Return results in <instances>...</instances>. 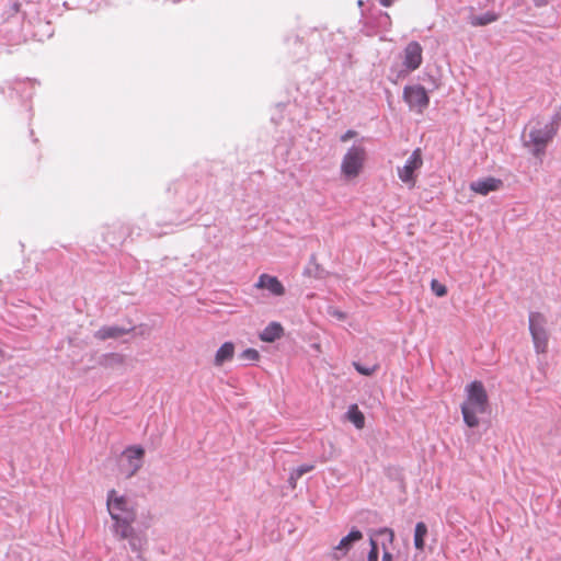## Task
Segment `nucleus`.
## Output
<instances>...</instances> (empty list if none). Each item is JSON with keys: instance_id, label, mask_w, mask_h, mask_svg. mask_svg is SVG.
I'll use <instances>...</instances> for the list:
<instances>
[{"instance_id": "32", "label": "nucleus", "mask_w": 561, "mask_h": 561, "mask_svg": "<svg viewBox=\"0 0 561 561\" xmlns=\"http://www.w3.org/2000/svg\"><path fill=\"white\" fill-rule=\"evenodd\" d=\"M377 538H378V536H374V530H373L370 533V537H369L370 549L379 550Z\"/></svg>"}, {"instance_id": "11", "label": "nucleus", "mask_w": 561, "mask_h": 561, "mask_svg": "<svg viewBox=\"0 0 561 561\" xmlns=\"http://www.w3.org/2000/svg\"><path fill=\"white\" fill-rule=\"evenodd\" d=\"M363 533L359 529L353 528L345 537L340 540L337 546L334 547L333 559L337 561L341 560L348 553V551L356 542L363 539Z\"/></svg>"}, {"instance_id": "7", "label": "nucleus", "mask_w": 561, "mask_h": 561, "mask_svg": "<svg viewBox=\"0 0 561 561\" xmlns=\"http://www.w3.org/2000/svg\"><path fill=\"white\" fill-rule=\"evenodd\" d=\"M115 536L121 540H127L130 551L136 554L138 561H146L144 552L147 549L148 539L144 531H137L130 526L126 529V536L123 533H115Z\"/></svg>"}, {"instance_id": "34", "label": "nucleus", "mask_w": 561, "mask_h": 561, "mask_svg": "<svg viewBox=\"0 0 561 561\" xmlns=\"http://www.w3.org/2000/svg\"><path fill=\"white\" fill-rule=\"evenodd\" d=\"M331 314L337 318L339 320H344L346 318V314L340 310H334Z\"/></svg>"}, {"instance_id": "1", "label": "nucleus", "mask_w": 561, "mask_h": 561, "mask_svg": "<svg viewBox=\"0 0 561 561\" xmlns=\"http://www.w3.org/2000/svg\"><path fill=\"white\" fill-rule=\"evenodd\" d=\"M465 400L461 403V414L465 424L474 428L480 424L479 415L489 412V396L483 383L479 380H474L468 383L465 388Z\"/></svg>"}, {"instance_id": "23", "label": "nucleus", "mask_w": 561, "mask_h": 561, "mask_svg": "<svg viewBox=\"0 0 561 561\" xmlns=\"http://www.w3.org/2000/svg\"><path fill=\"white\" fill-rule=\"evenodd\" d=\"M413 70H408L407 66L391 67L389 73V80L393 83H398L400 80L405 79Z\"/></svg>"}, {"instance_id": "13", "label": "nucleus", "mask_w": 561, "mask_h": 561, "mask_svg": "<svg viewBox=\"0 0 561 561\" xmlns=\"http://www.w3.org/2000/svg\"><path fill=\"white\" fill-rule=\"evenodd\" d=\"M503 185L502 180L488 176L470 183V190L480 195H488L491 192L499 191Z\"/></svg>"}, {"instance_id": "31", "label": "nucleus", "mask_w": 561, "mask_h": 561, "mask_svg": "<svg viewBox=\"0 0 561 561\" xmlns=\"http://www.w3.org/2000/svg\"><path fill=\"white\" fill-rule=\"evenodd\" d=\"M379 550L370 549L367 556V561H378Z\"/></svg>"}, {"instance_id": "3", "label": "nucleus", "mask_w": 561, "mask_h": 561, "mask_svg": "<svg viewBox=\"0 0 561 561\" xmlns=\"http://www.w3.org/2000/svg\"><path fill=\"white\" fill-rule=\"evenodd\" d=\"M556 135L557 133L553 127H548L546 124L537 122L536 125L530 128L528 134L529 139L525 141V146H531V153L535 157H540L546 152L547 146L552 141Z\"/></svg>"}, {"instance_id": "27", "label": "nucleus", "mask_w": 561, "mask_h": 561, "mask_svg": "<svg viewBox=\"0 0 561 561\" xmlns=\"http://www.w3.org/2000/svg\"><path fill=\"white\" fill-rule=\"evenodd\" d=\"M561 124V107H559L551 116L550 121L546 123L548 127H553L554 131L558 133Z\"/></svg>"}, {"instance_id": "17", "label": "nucleus", "mask_w": 561, "mask_h": 561, "mask_svg": "<svg viewBox=\"0 0 561 561\" xmlns=\"http://www.w3.org/2000/svg\"><path fill=\"white\" fill-rule=\"evenodd\" d=\"M304 275L323 279L327 276V271L317 262L316 254H311L307 266L305 267Z\"/></svg>"}, {"instance_id": "10", "label": "nucleus", "mask_w": 561, "mask_h": 561, "mask_svg": "<svg viewBox=\"0 0 561 561\" xmlns=\"http://www.w3.org/2000/svg\"><path fill=\"white\" fill-rule=\"evenodd\" d=\"M423 48L416 41L410 42L403 50V66H407L408 70H416L420 68L423 61Z\"/></svg>"}, {"instance_id": "21", "label": "nucleus", "mask_w": 561, "mask_h": 561, "mask_svg": "<svg viewBox=\"0 0 561 561\" xmlns=\"http://www.w3.org/2000/svg\"><path fill=\"white\" fill-rule=\"evenodd\" d=\"M346 417L358 430H362L365 426V416L356 404H352L348 408V410L346 412Z\"/></svg>"}, {"instance_id": "18", "label": "nucleus", "mask_w": 561, "mask_h": 561, "mask_svg": "<svg viewBox=\"0 0 561 561\" xmlns=\"http://www.w3.org/2000/svg\"><path fill=\"white\" fill-rule=\"evenodd\" d=\"M234 354V345L232 342H225L216 352L215 365L221 366L224 363L232 359Z\"/></svg>"}, {"instance_id": "28", "label": "nucleus", "mask_w": 561, "mask_h": 561, "mask_svg": "<svg viewBox=\"0 0 561 561\" xmlns=\"http://www.w3.org/2000/svg\"><path fill=\"white\" fill-rule=\"evenodd\" d=\"M433 293L437 297H444L447 294V288L445 285L440 284L438 280L433 279L431 284Z\"/></svg>"}, {"instance_id": "22", "label": "nucleus", "mask_w": 561, "mask_h": 561, "mask_svg": "<svg viewBox=\"0 0 561 561\" xmlns=\"http://www.w3.org/2000/svg\"><path fill=\"white\" fill-rule=\"evenodd\" d=\"M374 536L381 537L382 550H388V546L392 545L394 540V533L391 528L382 527L374 530Z\"/></svg>"}, {"instance_id": "24", "label": "nucleus", "mask_w": 561, "mask_h": 561, "mask_svg": "<svg viewBox=\"0 0 561 561\" xmlns=\"http://www.w3.org/2000/svg\"><path fill=\"white\" fill-rule=\"evenodd\" d=\"M313 468L314 467L312 465H301V466L297 467L296 469H294L288 479L290 485L293 488H295L297 480L300 479L305 473L312 471Z\"/></svg>"}, {"instance_id": "30", "label": "nucleus", "mask_w": 561, "mask_h": 561, "mask_svg": "<svg viewBox=\"0 0 561 561\" xmlns=\"http://www.w3.org/2000/svg\"><path fill=\"white\" fill-rule=\"evenodd\" d=\"M357 135V133L353 129H348L346 130L341 137H340V140L342 142H346L348 141L350 139L354 138L355 136Z\"/></svg>"}, {"instance_id": "14", "label": "nucleus", "mask_w": 561, "mask_h": 561, "mask_svg": "<svg viewBox=\"0 0 561 561\" xmlns=\"http://www.w3.org/2000/svg\"><path fill=\"white\" fill-rule=\"evenodd\" d=\"M134 329V327H121L116 324L104 325L94 333V337L101 341H105L108 339H117L125 334L131 333Z\"/></svg>"}, {"instance_id": "6", "label": "nucleus", "mask_w": 561, "mask_h": 561, "mask_svg": "<svg viewBox=\"0 0 561 561\" xmlns=\"http://www.w3.org/2000/svg\"><path fill=\"white\" fill-rule=\"evenodd\" d=\"M403 100L411 110L423 113L430 105V96L425 88L421 84L405 85L403 89Z\"/></svg>"}, {"instance_id": "26", "label": "nucleus", "mask_w": 561, "mask_h": 561, "mask_svg": "<svg viewBox=\"0 0 561 561\" xmlns=\"http://www.w3.org/2000/svg\"><path fill=\"white\" fill-rule=\"evenodd\" d=\"M240 358L247 362H255L260 358V353L254 348H247L240 354Z\"/></svg>"}, {"instance_id": "5", "label": "nucleus", "mask_w": 561, "mask_h": 561, "mask_svg": "<svg viewBox=\"0 0 561 561\" xmlns=\"http://www.w3.org/2000/svg\"><path fill=\"white\" fill-rule=\"evenodd\" d=\"M145 456V450L140 446H129L127 447L119 460V471L125 478H131L137 473V471L142 466V459Z\"/></svg>"}, {"instance_id": "29", "label": "nucleus", "mask_w": 561, "mask_h": 561, "mask_svg": "<svg viewBox=\"0 0 561 561\" xmlns=\"http://www.w3.org/2000/svg\"><path fill=\"white\" fill-rule=\"evenodd\" d=\"M26 89H33V82L30 79L19 80L13 87V90L18 93L24 92Z\"/></svg>"}, {"instance_id": "39", "label": "nucleus", "mask_w": 561, "mask_h": 561, "mask_svg": "<svg viewBox=\"0 0 561 561\" xmlns=\"http://www.w3.org/2000/svg\"><path fill=\"white\" fill-rule=\"evenodd\" d=\"M494 1H495V0H485V2H486V3H488V2H493V3H494Z\"/></svg>"}, {"instance_id": "19", "label": "nucleus", "mask_w": 561, "mask_h": 561, "mask_svg": "<svg viewBox=\"0 0 561 561\" xmlns=\"http://www.w3.org/2000/svg\"><path fill=\"white\" fill-rule=\"evenodd\" d=\"M124 356L118 353H106L102 354L98 358V364L104 368H114L116 366L123 365Z\"/></svg>"}, {"instance_id": "9", "label": "nucleus", "mask_w": 561, "mask_h": 561, "mask_svg": "<svg viewBox=\"0 0 561 561\" xmlns=\"http://www.w3.org/2000/svg\"><path fill=\"white\" fill-rule=\"evenodd\" d=\"M423 164L420 149H416L408 158L402 168H398L399 179L403 183H414V172L420 169Z\"/></svg>"}, {"instance_id": "16", "label": "nucleus", "mask_w": 561, "mask_h": 561, "mask_svg": "<svg viewBox=\"0 0 561 561\" xmlns=\"http://www.w3.org/2000/svg\"><path fill=\"white\" fill-rule=\"evenodd\" d=\"M284 334V329L278 322H271L268 325L264 328V330L259 334V337L263 342L273 343L276 340L280 339Z\"/></svg>"}, {"instance_id": "20", "label": "nucleus", "mask_w": 561, "mask_h": 561, "mask_svg": "<svg viewBox=\"0 0 561 561\" xmlns=\"http://www.w3.org/2000/svg\"><path fill=\"white\" fill-rule=\"evenodd\" d=\"M428 529L425 523L419 522L415 525L414 529V547L416 550L423 551L425 547V538L427 536Z\"/></svg>"}, {"instance_id": "25", "label": "nucleus", "mask_w": 561, "mask_h": 561, "mask_svg": "<svg viewBox=\"0 0 561 561\" xmlns=\"http://www.w3.org/2000/svg\"><path fill=\"white\" fill-rule=\"evenodd\" d=\"M353 366L356 369V371L363 376H371L378 368L377 365L368 367V366L362 365L358 362H354Z\"/></svg>"}, {"instance_id": "36", "label": "nucleus", "mask_w": 561, "mask_h": 561, "mask_svg": "<svg viewBox=\"0 0 561 561\" xmlns=\"http://www.w3.org/2000/svg\"><path fill=\"white\" fill-rule=\"evenodd\" d=\"M380 15L381 18L386 21V22H389L390 18H389V14L386 13V12H380Z\"/></svg>"}, {"instance_id": "2", "label": "nucleus", "mask_w": 561, "mask_h": 561, "mask_svg": "<svg viewBox=\"0 0 561 561\" xmlns=\"http://www.w3.org/2000/svg\"><path fill=\"white\" fill-rule=\"evenodd\" d=\"M107 510L115 522L114 534L123 533L126 536L127 527H130L136 519V512L125 496H117L115 490L107 494Z\"/></svg>"}, {"instance_id": "15", "label": "nucleus", "mask_w": 561, "mask_h": 561, "mask_svg": "<svg viewBox=\"0 0 561 561\" xmlns=\"http://www.w3.org/2000/svg\"><path fill=\"white\" fill-rule=\"evenodd\" d=\"M500 16H501V10L495 11L494 9H491V10L486 11L485 13L479 14V15L471 13L468 16V23L471 26H485L493 22H496L500 19Z\"/></svg>"}, {"instance_id": "12", "label": "nucleus", "mask_w": 561, "mask_h": 561, "mask_svg": "<svg viewBox=\"0 0 561 561\" xmlns=\"http://www.w3.org/2000/svg\"><path fill=\"white\" fill-rule=\"evenodd\" d=\"M254 287L256 289H265L272 296H275V297L284 296L286 293L284 285L276 276L265 274V273H263L259 276V279L254 284Z\"/></svg>"}, {"instance_id": "33", "label": "nucleus", "mask_w": 561, "mask_h": 561, "mask_svg": "<svg viewBox=\"0 0 561 561\" xmlns=\"http://www.w3.org/2000/svg\"><path fill=\"white\" fill-rule=\"evenodd\" d=\"M392 560H393L392 553L389 552L388 550H383L381 561H392Z\"/></svg>"}, {"instance_id": "37", "label": "nucleus", "mask_w": 561, "mask_h": 561, "mask_svg": "<svg viewBox=\"0 0 561 561\" xmlns=\"http://www.w3.org/2000/svg\"><path fill=\"white\" fill-rule=\"evenodd\" d=\"M105 241H106L107 243H111L112 245H114V240H110V239L105 238Z\"/></svg>"}, {"instance_id": "8", "label": "nucleus", "mask_w": 561, "mask_h": 561, "mask_svg": "<svg viewBox=\"0 0 561 561\" xmlns=\"http://www.w3.org/2000/svg\"><path fill=\"white\" fill-rule=\"evenodd\" d=\"M541 322L542 316L539 312L529 313V331L538 353L543 352L547 346V334Z\"/></svg>"}, {"instance_id": "35", "label": "nucleus", "mask_w": 561, "mask_h": 561, "mask_svg": "<svg viewBox=\"0 0 561 561\" xmlns=\"http://www.w3.org/2000/svg\"><path fill=\"white\" fill-rule=\"evenodd\" d=\"M396 0H379L382 7H390Z\"/></svg>"}, {"instance_id": "38", "label": "nucleus", "mask_w": 561, "mask_h": 561, "mask_svg": "<svg viewBox=\"0 0 561 561\" xmlns=\"http://www.w3.org/2000/svg\"><path fill=\"white\" fill-rule=\"evenodd\" d=\"M479 7H480V8L486 7V3H485V4H482L481 2H479Z\"/></svg>"}, {"instance_id": "4", "label": "nucleus", "mask_w": 561, "mask_h": 561, "mask_svg": "<svg viewBox=\"0 0 561 561\" xmlns=\"http://www.w3.org/2000/svg\"><path fill=\"white\" fill-rule=\"evenodd\" d=\"M366 149L360 146L354 144L344 154L341 162V172L346 179L356 178L365 163L366 160Z\"/></svg>"}]
</instances>
